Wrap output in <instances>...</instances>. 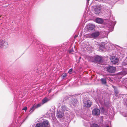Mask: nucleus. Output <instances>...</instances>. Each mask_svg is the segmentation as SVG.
Masks as SVG:
<instances>
[{
  "label": "nucleus",
  "mask_w": 127,
  "mask_h": 127,
  "mask_svg": "<svg viewBox=\"0 0 127 127\" xmlns=\"http://www.w3.org/2000/svg\"><path fill=\"white\" fill-rule=\"evenodd\" d=\"M106 71L109 73H113L115 71V67L111 66H109L106 67Z\"/></svg>",
  "instance_id": "2"
},
{
  "label": "nucleus",
  "mask_w": 127,
  "mask_h": 127,
  "mask_svg": "<svg viewBox=\"0 0 127 127\" xmlns=\"http://www.w3.org/2000/svg\"><path fill=\"white\" fill-rule=\"evenodd\" d=\"M77 36L76 35L75 36H74V38H76V37H77Z\"/></svg>",
  "instance_id": "33"
},
{
  "label": "nucleus",
  "mask_w": 127,
  "mask_h": 127,
  "mask_svg": "<svg viewBox=\"0 0 127 127\" xmlns=\"http://www.w3.org/2000/svg\"><path fill=\"white\" fill-rule=\"evenodd\" d=\"M35 127H43L42 122H40L36 124Z\"/></svg>",
  "instance_id": "23"
},
{
  "label": "nucleus",
  "mask_w": 127,
  "mask_h": 127,
  "mask_svg": "<svg viewBox=\"0 0 127 127\" xmlns=\"http://www.w3.org/2000/svg\"><path fill=\"white\" fill-rule=\"evenodd\" d=\"M8 46V43L5 40H0V48H6Z\"/></svg>",
  "instance_id": "3"
},
{
  "label": "nucleus",
  "mask_w": 127,
  "mask_h": 127,
  "mask_svg": "<svg viewBox=\"0 0 127 127\" xmlns=\"http://www.w3.org/2000/svg\"><path fill=\"white\" fill-rule=\"evenodd\" d=\"M95 27V25L93 24H89L87 26V28L88 30V31L90 30H93Z\"/></svg>",
  "instance_id": "12"
},
{
  "label": "nucleus",
  "mask_w": 127,
  "mask_h": 127,
  "mask_svg": "<svg viewBox=\"0 0 127 127\" xmlns=\"http://www.w3.org/2000/svg\"><path fill=\"white\" fill-rule=\"evenodd\" d=\"M87 3H88L89 2V1L90 0H87Z\"/></svg>",
  "instance_id": "34"
},
{
  "label": "nucleus",
  "mask_w": 127,
  "mask_h": 127,
  "mask_svg": "<svg viewBox=\"0 0 127 127\" xmlns=\"http://www.w3.org/2000/svg\"><path fill=\"white\" fill-rule=\"evenodd\" d=\"M73 51H74L73 49H71L69 51V53H72Z\"/></svg>",
  "instance_id": "31"
},
{
  "label": "nucleus",
  "mask_w": 127,
  "mask_h": 127,
  "mask_svg": "<svg viewBox=\"0 0 127 127\" xmlns=\"http://www.w3.org/2000/svg\"><path fill=\"white\" fill-rule=\"evenodd\" d=\"M89 46V43L86 41L84 42L83 43L82 46H83L84 47H85L86 48H88Z\"/></svg>",
  "instance_id": "18"
},
{
  "label": "nucleus",
  "mask_w": 127,
  "mask_h": 127,
  "mask_svg": "<svg viewBox=\"0 0 127 127\" xmlns=\"http://www.w3.org/2000/svg\"><path fill=\"white\" fill-rule=\"evenodd\" d=\"M51 90H50L49 91V93H50L51 92Z\"/></svg>",
  "instance_id": "35"
},
{
  "label": "nucleus",
  "mask_w": 127,
  "mask_h": 127,
  "mask_svg": "<svg viewBox=\"0 0 127 127\" xmlns=\"http://www.w3.org/2000/svg\"><path fill=\"white\" fill-rule=\"evenodd\" d=\"M95 60L96 61L98 62H100L101 61V59L100 57L97 56L95 57Z\"/></svg>",
  "instance_id": "19"
},
{
  "label": "nucleus",
  "mask_w": 127,
  "mask_h": 127,
  "mask_svg": "<svg viewBox=\"0 0 127 127\" xmlns=\"http://www.w3.org/2000/svg\"><path fill=\"white\" fill-rule=\"evenodd\" d=\"M80 58H81V57H80L79 59H80Z\"/></svg>",
  "instance_id": "38"
},
{
  "label": "nucleus",
  "mask_w": 127,
  "mask_h": 127,
  "mask_svg": "<svg viewBox=\"0 0 127 127\" xmlns=\"http://www.w3.org/2000/svg\"><path fill=\"white\" fill-rule=\"evenodd\" d=\"M111 62L114 64L117 63L119 61V59L115 56H112L111 58Z\"/></svg>",
  "instance_id": "7"
},
{
  "label": "nucleus",
  "mask_w": 127,
  "mask_h": 127,
  "mask_svg": "<svg viewBox=\"0 0 127 127\" xmlns=\"http://www.w3.org/2000/svg\"><path fill=\"white\" fill-rule=\"evenodd\" d=\"M100 81L103 84H105L106 83V80L105 79L102 78L101 79Z\"/></svg>",
  "instance_id": "21"
},
{
  "label": "nucleus",
  "mask_w": 127,
  "mask_h": 127,
  "mask_svg": "<svg viewBox=\"0 0 127 127\" xmlns=\"http://www.w3.org/2000/svg\"><path fill=\"white\" fill-rule=\"evenodd\" d=\"M27 109V108L26 107H24L23 109V110H24L26 111Z\"/></svg>",
  "instance_id": "32"
},
{
  "label": "nucleus",
  "mask_w": 127,
  "mask_h": 127,
  "mask_svg": "<svg viewBox=\"0 0 127 127\" xmlns=\"http://www.w3.org/2000/svg\"><path fill=\"white\" fill-rule=\"evenodd\" d=\"M100 34V32L98 31H96L93 32L91 34H88L86 36L89 38L95 39Z\"/></svg>",
  "instance_id": "1"
},
{
  "label": "nucleus",
  "mask_w": 127,
  "mask_h": 127,
  "mask_svg": "<svg viewBox=\"0 0 127 127\" xmlns=\"http://www.w3.org/2000/svg\"><path fill=\"white\" fill-rule=\"evenodd\" d=\"M95 22L101 24L103 23V21L102 20L99 18H96L95 20Z\"/></svg>",
  "instance_id": "17"
},
{
  "label": "nucleus",
  "mask_w": 127,
  "mask_h": 127,
  "mask_svg": "<svg viewBox=\"0 0 127 127\" xmlns=\"http://www.w3.org/2000/svg\"><path fill=\"white\" fill-rule=\"evenodd\" d=\"M105 46H104L103 44H101L100 45V47H99V49L100 50L102 51H104L105 50Z\"/></svg>",
  "instance_id": "20"
},
{
  "label": "nucleus",
  "mask_w": 127,
  "mask_h": 127,
  "mask_svg": "<svg viewBox=\"0 0 127 127\" xmlns=\"http://www.w3.org/2000/svg\"><path fill=\"white\" fill-rule=\"evenodd\" d=\"M67 74L66 73H64L62 75V76L63 77V78L64 79L67 76Z\"/></svg>",
  "instance_id": "26"
},
{
  "label": "nucleus",
  "mask_w": 127,
  "mask_h": 127,
  "mask_svg": "<svg viewBox=\"0 0 127 127\" xmlns=\"http://www.w3.org/2000/svg\"><path fill=\"white\" fill-rule=\"evenodd\" d=\"M41 106V104H34L31 108L30 112L31 113H32L35 109Z\"/></svg>",
  "instance_id": "4"
},
{
  "label": "nucleus",
  "mask_w": 127,
  "mask_h": 127,
  "mask_svg": "<svg viewBox=\"0 0 127 127\" xmlns=\"http://www.w3.org/2000/svg\"><path fill=\"white\" fill-rule=\"evenodd\" d=\"M100 34L102 35L106 36L107 35V32L104 31H103L101 32Z\"/></svg>",
  "instance_id": "24"
},
{
  "label": "nucleus",
  "mask_w": 127,
  "mask_h": 127,
  "mask_svg": "<svg viewBox=\"0 0 127 127\" xmlns=\"http://www.w3.org/2000/svg\"><path fill=\"white\" fill-rule=\"evenodd\" d=\"M106 127H109L108 126H106Z\"/></svg>",
  "instance_id": "36"
},
{
  "label": "nucleus",
  "mask_w": 127,
  "mask_h": 127,
  "mask_svg": "<svg viewBox=\"0 0 127 127\" xmlns=\"http://www.w3.org/2000/svg\"><path fill=\"white\" fill-rule=\"evenodd\" d=\"M25 120H24V121H25Z\"/></svg>",
  "instance_id": "37"
},
{
  "label": "nucleus",
  "mask_w": 127,
  "mask_h": 127,
  "mask_svg": "<svg viewBox=\"0 0 127 127\" xmlns=\"http://www.w3.org/2000/svg\"><path fill=\"white\" fill-rule=\"evenodd\" d=\"M111 25H110L109 27H108L109 28L108 29L110 32L112 31L113 30V26H114L116 24V22H113L111 23Z\"/></svg>",
  "instance_id": "13"
},
{
  "label": "nucleus",
  "mask_w": 127,
  "mask_h": 127,
  "mask_svg": "<svg viewBox=\"0 0 127 127\" xmlns=\"http://www.w3.org/2000/svg\"><path fill=\"white\" fill-rule=\"evenodd\" d=\"M70 104L72 107H75L78 105L77 101V100L74 98H73L69 102Z\"/></svg>",
  "instance_id": "5"
},
{
  "label": "nucleus",
  "mask_w": 127,
  "mask_h": 127,
  "mask_svg": "<svg viewBox=\"0 0 127 127\" xmlns=\"http://www.w3.org/2000/svg\"><path fill=\"white\" fill-rule=\"evenodd\" d=\"M64 113L62 111L59 110L57 112V116L59 118H61L63 117L64 115Z\"/></svg>",
  "instance_id": "10"
},
{
  "label": "nucleus",
  "mask_w": 127,
  "mask_h": 127,
  "mask_svg": "<svg viewBox=\"0 0 127 127\" xmlns=\"http://www.w3.org/2000/svg\"><path fill=\"white\" fill-rule=\"evenodd\" d=\"M122 65L124 66L127 65V61L126 62H123L122 63Z\"/></svg>",
  "instance_id": "29"
},
{
  "label": "nucleus",
  "mask_w": 127,
  "mask_h": 127,
  "mask_svg": "<svg viewBox=\"0 0 127 127\" xmlns=\"http://www.w3.org/2000/svg\"><path fill=\"white\" fill-rule=\"evenodd\" d=\"M61 110L62 111V112H64L65 111H68L69 109L65 106V105H64L61 107Z\"/></svg>",
  "instance_id": "16"
},
{
  "label": "nucleus",
  "mask_w": 127,
  "mask_h": 127,
  "mask_svg": "<svg viewBox=\"0 0 127 127\" xmlns=\"http://www.w3.org/2000/svg\"><path fill=\"white\" fill-rule=\"evenodd\" d=\"M101 9L99 6H96L94 9V13L97 14H98L100 12Z\"/></svg>",
  "instance_id": "8"
},
{
  "label": "nucleus",
  "mask_w": 127,
  "mask_h": 127,
  "mask_svg": "<svg viewBox=\"0 0 127 127\" xmlns=\"http://www.w3.org/2000/svg\"><path fill=\"white\" fill-rule=\"evenodd\" d=\"M100 113V110L98 108H95L92 111V114L94 115L98 116L99 115Z\"/></svg>",
  "instance_id": "6"
},
{
  "label": "nucleus",
  "mask_w": 127,
  "mask_h": 127,
  "mask_svg": "<svg viewBox=\"0 0 127 127\" xmlns=\"http://www.w3.org/2000/svg\"><path fill=\"white\" fill-rule=\"evenodd\" d=\"M92 127H99L98 125L96 124H93L92 126Z\"/></svg>",
  "instance_id": "27"
},
{
  "label": "nucleus",
  "mask_w": 127,
  "mask_h": 127,
  "mask_svg": "<svg viewBox=\"0 0 127 127\" xmlns=\"http://www.w3.org/2000/svg\"><path fill=\"white\" fill-rule=\"evenodd\" d=\"M49 100V99L47 97H45L42 100V102L41 103H39L38 104H41V106L44 104L46 103Z\"/></svg>",
  "instance_id": "14"
},
{
  "label": "nucleus",
  "mask_w": 127,
  "mask_h": 127,
  "mask_svg": "<svg viewBox=\"0 0 127 127\" xmlns=\"http://www.w3.org/2000/svg\"><path fill=\"white\" fill-rule=\"evenodd\" d=\"M120 74L122 76H124L127 74V72L126 71H123L120 72Z\"/></svg>",
  "instance_id": "25"
},
{
  "label": "nucleus",
  "mask_w": 127,
  "mask_h": 127,
  "mask_svg": "<svg viewBox=\"0 0 127 127\" xmlns=\"http://www.w3.org/2000/svg\"><path fill=\"white\" fill-rule=\"evenodd\" d=\"M122 115L124 117H126L127 116V113H126L125 114L124 113H122Z\"/></svg>",
  "instance_id": "30"
},
{
  "label": "nucleus",
  "mask_w": 127,
  "mask_h": 127,
  "mask_svg": "<svg viewBox=\"0 0 127 127\" xmlns=\"http://www.w3.org/2000/svg\"><path fill=\"white\" fill-rule=\"evenodd\" d=\"M43 127H47L49 125V122L47 120H45L42 122Z\"/></svg>",
  "instance_id": "15"
},
{
  "label": "nucleus",
  "mask_w": 127,
  "mask_h": 127,
  "mask_svg": "<svg viewBox=\"0 0 127 127\" xmlns=\"http://www.w3.org/2000/svg\"><path fill=\"white\" fill-rule=\"evenodd\" d=\"M112 87L114 89V92L116 94V95L117 96L119 93L116 87L114 86H112Z\"/></svg>",
  "instance_id": "22"
},
{
  "label": "nucleus",
  "mask_w": 127,
  "mask_h": 127,
  "mask_svg": "<svg viewBox=\"0 0 127 127\" xmlns=\"http://www.w3.org/2000/svg\"><path fill=\"white\" fill-rule=\"evenodd\" d=\"M92 104V102L90 100H87L84 103V106L85 107H90Z\"/></svg>",
  "instance_id": "9"
},
{
  "label": "nucleus",
  "mask_w": 127,
  "mask_h": 127,
  "mask_svg": "<svg viewBox=\"0 0 127 127\" xmlns=\"http://www.w3.org/2000/svg\"><path fill=\"white\" fill-rule=\"evenodd\" d=\"M72 71V69L71 68L68 71V73L70 74H71Z\"/></svg>",
  "instance_id": "28"
},
{
  "label": "nucleus",
  "mask_w": 127,
  "mask_h": 127,
  "mask_svg": "<svg viewBox=\"0 0 127 127\" xmlns=\"http://www.w3.org/2000/svg\"><path fill=\"white\" fill-rule=\"evenodd\" d=\"M112 46L110 44H108L107 45H105V51H109L112 49Z\"/></svg>",
  "instance_id": "11"
}]
</instances>
